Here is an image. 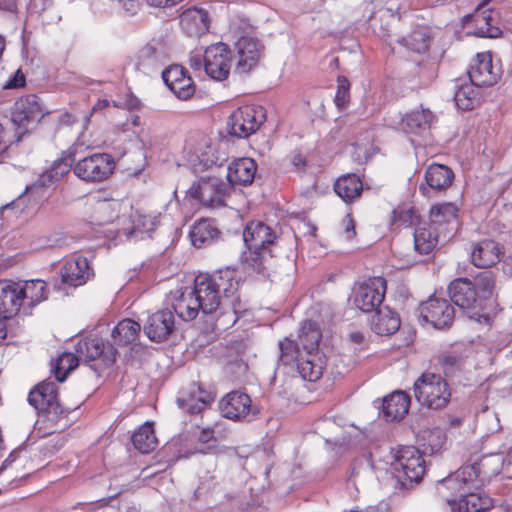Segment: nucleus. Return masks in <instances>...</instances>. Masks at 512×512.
I'll use <instances>...</instances> for the list:
<instances>
[{"label":"nucleus","mask_w":512,"mask_h":512,"mask_svg":"<svg viewBox=\"0 0 512 512\" xmlns=\"http://www.w3.org/2000/svg\"><path fill=\"white\" fill-rule=\"evenodd\" d=\"M109 105V102L108 100L106 99H103V100H99L93 107V111H96L98 109H103L105 107H107Z\"/></svg>","instance_id":"338daca9"},{"label":"nucleus","mask_w":512,"mask_h":512,"mask_svg":"<svg viewBox=\"0 0 512 512\" xmlns=\"http://www.w3.org/2000/svg\"><path fill=\"white\" fill-rule=\"evenodd\" d=\"M160 213L155 211H146L143 209H136L130 215V236H135L139 239H144L146 236L150 237L159 224Z\"/></svg>","instance_id":"7c9ffc66"},{"label":"nucleus","mask_w":512,"mask_h":512,"mask_svg":"<svg viewBox=\"0 0 512 512\" xmlns=\"http://www.w3.org/2000/svg\"><path fill=\"white\" fill-rule=\"evenodd\" d=\"M45 112L36 95H27L18 99L12 111V121L19 129L28 130L37 124Z\"/></svg>","instance_id":"6ab92c4d"},{"label":"nucleus","mask_w":512,"mask_h":512,"mask_svg":"<svg viewBox=\"0 0 512 512\" xmlns=\"http://www.w3.org/2000/svg\"><path fill=\"white\" fill-rule=\"evenodd\" d=\"M470 81L478 86H491L497 82L498 74L493 71L489 54H478L477 63L469 70Z\"/></svg>","instance_id":"f704fd0d"},{"label":"nucleus","mask_w":512,"mask_h":512,"mask_svg":"<svg viewBox=\"0 0 512 512\" xmlns=\"http://www.w3.org/2000/svg\"><path fill=\"white\" fill-rule=\"evenodd\" d=\"M212 400L213 397L208 391L193 382L178 392L176 403L183 411L195 415L203 412Z\"/></svg>","instance_id":"4be33fe9"},{"label":"nucleus","mask_w":512,"mask_h":512,"mask_svg":"<svg viewBox=\"0 0 512 512\" xmlns=\"http://www.w3.org/2000/svg\"><path fill=\"white\" fill-rule=\"evenodd\" d=\"M491 11L477 14L475 18L476 28L474 34L478 37L497 38L502 34L499 27L492 25Z\"/></svg>","instance_id":"c03bdc74"},{"label":"nucleus","mask_w":512,"mask_h":512,"mask_svg":"<svg viewBox=\"0 0 512 512\" xmlns=\"http://www.w3.org/2000/svg\"><path fill=\"white\" fill-rule=\"evenodd\" d=\"M439 364L445 376L452 378L461 372L463 368V358L459 354L449 352L440 357Z\"/></svg>","instance_id":"de8ad7c7"},{"label":"nucleus","mask_w":512,"mask_h":512,"mask_svg":"<svg viewBox=\"0 0 512 512\" xmlns=\"http://www.w3.org/2000/svg\"><path fill=\"white\" fill-rule=\"evenodd\" d=\"M444 244L439 233L435 232L431 226L424 224L416 228L414 232V247L419 254L430 253L438 244Z\"/></svg>","instance_id":"58836bf2"},{"label":"nucleus","mask_w":512,"mask_h":512,"mask_svg":"<svg viewBox=\"0 0 512 512\" xmlns=\"http://www.w3.org/2000/svg\"><path fill=\"white\" fill-rule=\"evenodd\" d=\"M93 142L86 138L85 133H82L73 145L67 150L69 158H73L69 161L66 157L55 160L49 169H47L38 180L30 187H26V193H34L37 189L45 186L52 185L58 182L64 177L72 167V161H75L77 154L82 153L85 149L93 146Z\"/></svg>","instance_id":"1a4fd4ad"},{"label":"nucleus","mask_w":512,"mask_h":512,"mask_svg":"<svg viewBox=\"0 0 512 512\" xmlns=\"http://www.w3.org/2000/svg\"><path fill=\"white\" fill-rule=\"evenodd\" d=\"M28 402L52 422L66 413L57 400V386L51 381H43L32 389L28 395Z\"/></svg>","instance_id":"9b49d317"},{"label":"nucleus","mask_w":512,"mask_h":512,"mask_svg":"<svg viewBox=\"0 0 512 512\" xmlns=\"http://www.w3.org/2000/svg\"><path fill=\"white\" fill-rule=\"evenodd\" d=\"M420 317L437 329L449 327L455 316L453 306L446 298L435 295L423 302L419 307Z\"/></svg>","instance_id":"f3484780"},{"label":"nucleus","mask_w":512,"mask_h":512,"mask_svg":"<svg viewBox=\"0 0 512 512\" xmlns=\"http://www.w3.org/2000/svg\"><path fill=\"white\" fill-rule=\"evenodd\" d=\"M257 164L251 158H240L232 162L227 171V179L232 185L247 186L255 178Z\"/></svg>","instance_id":"2f4dec72"},{"label":"nucleus","mask_w":512,"mask_h":512,"mask_svg":"<svg viewBox=\"0 0 512 512\" xmlns=\"http://www.w3.org/2000/svg\"><path fill=\"white\" fill-rule=\"evenodd\" d=\"M371 325L374 332L378 335H391L400 328V318L396 312L389 307L384 306L375 311Z\"/></svg>","instance_id":"e433bc0d"},{"label":"nucleus","mask_w":512,"mask_h":512,"mask_svg":"<svg viewBox=\"0 0 512 512\" xmlns=\"http://www.w3.org/2000/svg\"><path fill=\"white\" fill-rule=\"evenodd\" d=\"M232 55L222 42L208 46L204 51V71L214 80H225L230 72Z\"/></svg>","instance_id":"dca6fc26"},{"label":"nucleus","mask_w":512,"mask_h":512,"mask_svg":"<svg viewBox=\"0 0 512 512\" xmlns=\"http://www.w3.org/2000/svg\"><path fill=\"white\" fill-rule=\"evenodd\" d=\"M386 293V280L372 277L360 283L354 292V304L364 313L375 312L380 308Z\"/></svg>","instance_id":"ddd939ff"},{"label":"nucleus","mask_w":512,"mask_h":512,"mask_svg":"<svg viewBox=\"0 0 512 512\" xmlns=\"http://www.w3.org/2000/svg\"><path fill=\"white\" fill-rule=\"evenodd\" d=\"M415 399L423 407L442 409L451 398V390L446 380L439 374L425 372L413 385Z\"/></svg>","instance_id":"6e6552de"},{"label":"nucleus","mask_w":512,"mask_h":512,"mask_svg":"<svg viewBox=\"0 0 512 512\" xmlns=\"http://www.w3.org/2000/svg\"><path fill=\"white\" fill-rule=\"evenodd\" d=\"M278 234L261 221L249 222L243 231V240L249 249L243 257L244 265L261 274L270 270L278 248Z\"/></svg>","instance_id":"20e7f679"},{"label":"nucleus","mask_w":512,"mask_h":512,"mask_svg":"<svg viewBox=\"0 0 512 512\" xmlns=\"http://www.w3.org/2000/svg\"><path fill=\"white\" fill-rule=\"evenodd\" d=\"M21 283L11 280H0V342L6 338L5 321L18 314L22 300Z\"/></svg>","instance_id":"4468645a"},{"label":"nucleus","mask_w":512,"mask_h":512,"mask_svg":"<svg viewBox=\"0 0 512 512\" xmlns=\"http://www.w3.org/2000/svg\"><path fill=\"white\" fill-rule=\"evenodd\" d=\"M21 283L22 300L33 307L47 298L46 283L40 279L27 280Z\"/></svg>","instance_id":"79ce46f5"},{"label":"nucleus","mask_w":512,"mask_h":512,"mask_svg":"<svg viewBox=\"0 0 512 512\" xmlns=\"http://www.w3.org/2000/svg\"><path fill=\"white\" fill-rule=\"evenodd\" d=\"M198 278L216 310L222 307L232 310L234 314L241 311V301L237 295L240 276L235 269L226 267L211 275H199Z\"/></svg>","instance_id":"39448f33"},{"label":"nucleus","mask_w":512,"mask_h":512,"mask_svg":"<svg viewBox=\"0 0 512 512\" xmlns=\"http://www.w3.org/2000/svg\"><path fill=\"white\" fill-rule=\"evenodd\" d=\"M434 121V115L430 110H416L407 113L401 121V129L411 137H425L429 134L431 124Z\"/></svg>","instance_id":"bb28decb"},{"label":"nucleus","mask_w":512,"mask_h":512,"mask_svg":"<svg viewBox=\"0 0 512 512\" xmlns=\"http://www.w3.org/2000/svg\"><path fill=\"white\" fill-rule=\"evenodd\" d=\"M291 162L297 169H302L306 165L305 158L301 154L293 155Z\"/></svg>","instance_id":"052dcab7"},{"label":"nucleus","mask_w":512,"mask_h":512,"mask_svg":"<svg viewBox=\"0 0 512 512\" xmlns=\"http://www.w3.org/2000/svg\"><path fill=\"white\" fill-rule=\"evenodd\" d=\"M194 152L199 163L203 164L205 167L217 165L219 162L224 160V158H220L215 154V148L213 147L210 140L206 137L201 139V141L195 147Z\"/></svg>","instance_id":"37998d69"},{"label":"nucleus","mask_w":512,"mask_h":512,"mask_svg":"<svg viewBox=\"0 0 512 512\" xmlns=\"http://www.w3.org/2000/svg\"><path fill=\"white\" fill-rule=\"evenodd\" d=\"M428 225L439 233L443 242H447L458 229V207L451 202L433 205Z\"/></svg>","instance_id":"2eb2a0df"},{"label":"nucleus","mask_w":512,"mask_h":512,"mask_svg":"<svg viewBox=\"0 0 512 512\" xmlns=\"http://www.w3.org/2000/svg\"><path fill=\"white\" fill-rule=\"evenodd\" d=\"M189 66L194 71H202L204 70V53L201 52H192L189 56Z\"/></svg>","instance_id":"864d4df0"},{"label":"nucleus","mask_w":512,"mask_h":512,"mask_svg":"<svg viewBox=\"0 0 512 512\" xmlns=\"http://www.w3.org/2000/svg\"><path fill=\"white\" fill-rule=\"evenodd\" d=\"M237 62L235 72L242 75L248 74L259 63L264 53V47L254 37L243 36L236 43Z\"/></svg>","instance_id":"a211bd4d"},{"label":"nucleus","mask_w":512,"mask_h":512,"mask_svg":"<svg viewBox=\"0 0 512 512\" xmlns=\"http://www.w3.org/2000/svg\"><path fill=\"white\" fill-rule=\"evenodd\" d=\"M391 473L401 490H408L418 484L425 474V461L414 446L391 449Z\"/></svg>","instance_id":"423d86ee"},{"label":"nucleus","mask_w":512,"mask_h":512,"mask_svg":"<svg viewBox=\"0 0 512 512\" xmlns=\"http://www.w3.org/2000/svg\"><path fill=\"white\" fill-rule=\"evenodd\" d=\"M344 232L347 239H351L355 235L354 221L350 216H346L343 220Z\"/></svg>","instance_id":"6e6d98bb"},{"label":"nucleus","mask_w":512,"mask_h":512,"mask_svg":"<svg viewBox=\"0 0 512 512\" xmlns=\"http://www.w3.org/2000/svg\"><path fill=\"white\" fill-rule=\"evenodd\" d=\"M131 119H132V124L134 126H140L141 125V120H140L139 116H137V115L136 116H132Z\"/></svg>","instance_id":"774afa93"},{"label":"nucleus","mask_w":512,"mask_h":512,"mask_svg":"<svg viewBox=\"0 0 512 512\" xmlns=\"http://www.w3.org/2000/svg\"><path fill=\"white\" fill-rule=\"evenodd\" d=\"M409 407V395L404 391H395L383 400V416L387 421H400L408 413Z\"/></svg>","instance_id":"473e14b6"},{"label":"nucleus","mask_w":512,"mask_h":512,"mask_svg":"<svg viewBox=\"0 0 512 512\" xmlns=\"http://www.w3.org/2000/svg\"><path fill=\"white\" fill-rule=\"evenodd\" d=\"M187 194L201 204L213 207L223 201V186L216 177L201 178L190 186Z\"/></svg>","instance_id":"5701e85b"},{"label":"nucleus","mask_w":512,"mask_h":512,"mask_svg":"<svg viewBox=\"0 0 512 512\" xmlns=\"http://www.w3.org/2000/svg\"><path fill=\"white\" fill-rule=\"evenodd\" d=\"M174 314L168 309L153 313L144 326L149 339L161 342L166 340L174 330Z\"/></svg>","instance_id":"a878e982"},{"label":"nucleus","mask_w":512,"mask_h":512,"mask_svg":"<svg viewBox=\"0 0 512 512\" xmlns=\"http://www.w3.org/2000/svg\"><path fill=\"white\" fill-rule=\"evenodd\" d=\"M25 85V76L18 70L15 75L4 85L6 89L20 88Z\"/></svg>","instance_id":"5fc2aeb1"},{"label":"nucleus","mask_w":512,"mask_h":512,"mask_svg":"<svg viewBox=\"0 0 512 512\" xmlns=\"http://www.w3.org/2000/svg\"><path fill=\"white\" fill-rule=\"evenodd\" d=\"M504 271L507 274L512 275V255H510L505 261H504Z\"/></svg>","instance_id":"0e129e2a"},{"label":"nucleus","mask_w":512,"mask_h":512,"mask_svg":"<svg viewBox=\"0 0 512 512\" xmlns=\"http://www.w3.org/2000/svg\"><path fill=\"white\" fill-rule=\"evenodd\" d=\"M120 203L118 201H111V202H102L99 205V210L102 212H106L108 210L117 212L119 210Z\"/></svg>","instance_id":"13d9d810"},{"label":"nucleus","mask_w":512,"mask_h":512,"mask_svg":"<svg viewBox=\"0 0 512 512\" xmlns=\"http://www.w3.org/2000/svg\"><path fill=\"white\" fill-rule=\"evenodd\" d=\"M503 464L502 454L485 455L478 462L462 466L456 472L437 481L435 495L440 500L451 503L459 492L481 489L501 472Z\"/></svg>","instance_id":"f03ea898"},{"label":"nucleus","mask_w":512,"mask_h":512,"mask_svg":"<svg viewBox=\"0 0 512 512\" xmlns=\"http://www.w3.org/2000/svg\"><path fill=\"white\" fill-rule=\"evenodd\" d=\"M179 18L181 28L188 36H200L209 30L208 12L203 8L189 7Z\"/></svg>","instance_id":"c85d7f7f"},{"label":"nucleus","mask_w":512,"mask_h":512,"mask_svg":"<svg viewBox=\"0 0 512 512\" xmlns=\"http://www.w3.org/2000/svg\"><path fill=\"white\" fill-rule=\"evenodd\" d=\"M140 329V324L130 319V335L139 332Z\"/></svg>","instance_id":"69168bd1"},{"label":"nucleus","mask_w":512,"mask_h":512,"mask_svg":"<svg viewBox=\"0 0 512 512\" xmlns=\"http://www.w3.org/2000/svg\"><path fill=\"white\" fill-rule=\"evenodd\" d=\"M418 215L410 205H400L392 211V224L398 227H410L418 222Z\"/></svg>","instance_id":"49530a36"},{"label":"nucleus","mask_w":512,"mask_h":512,"mask_svg":"<svg viewBox=\"0 0 512 512\" xmlns=\"http://www.w3.org/2000/svg\"><path fill=\"white\" fill-rule=\"evenodd\" d=\"M452 512H486L493 507L492 498L479 490L459 492L451 503Z\"/></svg>","instance_id":"b1692460"},{"label":"nucleus","mask_w":512,"mask_h":512,"mask_svg":"<svg viewBox=\"0 0 512 512\" xmlns=\"http://www.w3.org/2000/svg\"><path fill=\"white\" fill-rule=\"evenodd\" d=\"M362 188V182L355 174L340 177L334 184V191L346 203L359 197Z\"/></svg>","instance_id":"a19ab883"},{"label":"nucleus","mask_w":512,"mask_h":512,"mask_svg":"<svg viewBox=\"0 0 512 512\" xmlns=\"http://www.w3.org/2000/svg\"><path fill=\"white\" fill-rule=\"evenodd\" d=\"M476 85L466 83L461 85L455 92L454 99L456 105L462 110H471L477 101L478 91Z\"/></svg>","instance_id":"a18cd8bd"},{"label":"nucleus","mask_w":512,"mask_h":512,"mask_svg":"<svg viewBox=\"0 0 512 512\" xmlns=\"http://www.w3.org/2000/svg\"><path fill=\"white\" fill-rule=\"evenodd\" d=\"M350 83L345 76L337 78V91L335 95V104L339 108H343L349 102Z\"/></svg>","instance_id":"603ef678"},{"label":"nucleus","mask_w":512,"mask_h":512,"mask_svg":"<svg viewBox=\"0 0 512 512\" xmlns=\"http://www.w3.org/2000/svg\"><path fill=\"white\" fill-rule=\"evenodd\" d=\"M115 163L107 153H95L76 162L74 174L87 183H99L109 178L113 173Z\"/></svg>","instance_id":"9d476101"},{"label":"nucleus","mask_w":512,"mask_h":512,"mask_svg":"<svg viewBox=\"0 0 512 512\" xmlns=\"http://www.w3.org/2000/svg\"><path fill=\"white\" fill-rule=\"evenodd\" d=\"M479 300L487 299L492 295L495 281L491 271H484L475 278L473 284Z\"/></svg>","instance_id":"8fccbe9b"},{"label":"nucleus","mask_w":512,"mask_h":512,"mask_svg":"<svg viewBox=\"0 0 512 512\" xmlns=\"http://www.w3.org/2000/svg\"><path fill=\"white\" fill-rule=\"evenodd\" d=\"M405 44L413 51L423 53L430 46V37L425 31H414L405 39Z\"/></svg>","instance_id":"3c124183"},{"label":"nucleus","mask_w":512,"mask_h":512,"mask_svg":"<svg viewBox=\"0 0 512 512\" xmlns=\"http://www.w3.org/2000/svg\"><path fill=\"white\" fill-rule=\"evenodd\" d=\"M219 408L223 417L231 420H250L251 416L257 414L250 397L240 391L228 393L220 401Z\"/></svg>","instance_id":"aec40b11"},{"label":"nucleus","mask_w":512,"mask_h":512,"mask_svg":"<svg viewBox=\"0 0 512 512\" xmlns=\"http://www.w3.org/2000/svg\"><path fill=\"white\" fill-rule=\"evenodd\" d=\"M171 306L183 321L194 320L200 311L206 315L216 311L198 276L193 288L177 290L172 294Z\"/></svg>","instance_id":"0eeeda50"},{"label":"nucleus","mask_w":512,"mask_h":512,"mask_svg":"<svg viewBox=\"0 0 512 512\" xmlns=\"http://www.w3.org/2000/svg\"><path fill=\"white\" fill-rule=\"evenodd\" d=\"M135 449L140 453L147 454L155 450L158 445L155 436L153 422L146 421L143 425L136 430L130 437Z\"/></svg>","instance_id":"ea45409f"},{"label":"nucleus","mask_w":512,"mask_h":512,"mask_svg":"<svg viewBox=\"0 0 512 512\" xmlns=\"http://www.w3.org/2000/svg\"><path fill=\"white\" fill-rule=\"evenodd\" d=\"M182 0H147L150 6L154 7H168L174 6Z\"/></svg>","instance_id":"4d7b16f0"},{"label":"nucleus","mask_w":512,"mask_h":512,"mask_svg":"<svg viewBox=\"0 0 512 512\" xmlns=\"http://www.w3.org/2000/svg\"><path fill=\"white\" fill-rule=\"evenodd\" d=\"M454 179L453 171L442 164H431L425 172V181L428 187L436 191L449 188Z\"/></svg>","instance_id":"4c0bfd02"},{"label":"nucleus","mask_w":512,"mask_h":512,"mask_svg":"<svg viewBox=\"0 0 512 512\" xmlns=\"http://www.w3.org/2000/svg\"><path fill=\"white\" fill-rule=\"evenodd\" d=\"M111 342L104 341L106 346H112L116 349V357L118 356V349L120 347H125L128 344V319H122L119 323L112 329L111 334Z\"/></svg>","instance_id":"09e8293b"},{"label":"nucleus","mask_w":512,"mask_h":512,"mask_svg":"<svg viewBox=\"0 0 512 512\" xmlns=\"http://www.w3.org/2000/svg\"><path fill=\"white\" fill-rule=\"evenodd\" d=\"M130 136V176L137 178L143 174L147 167V151L151 147L150 131L146 127H141L138 132H133Z\"/></svg>","instance_id":"412c9836"},{"label":"nucleus","mask_w":512,"mask_h":512,"mask_svg":"<svg viewBox=\"0 0 512 512\" xmlns=\"http://www.w3.org/2000/svg\"><path fill=\"white\" fill-rule=\"evenodd\" d=\"M212 440H214V432H213V430H211L209 428H206V429H203L200 432L199 441L201 443H209Z\"/></svg>","instance_id":"bf43d9fd"},{"label":"nucleus","mask_w":512,"mask_h":512,"mask_svg":"<svg viewBox=\"0 0 512 512\" xmlns=\"http://www.w3.org/2000/svg\"><path fill=\"white\" fill-rule=\"evenodd\" d=\"M451 301L462 309H470L480 302L473 283L467 278H458L448 287Z\"/></svg>","instance_id":"cd10ccee"},{"label":"nucleus","mask_w":512,"mask_h":512,"mask_svg":"<svg viewBox=\"0 0 512 512\" xmlns=\"http://www.w3.org/2000/svg\"><path fill=\"white\" fill-rule=\"evenodd\" d=\"M89 275L88 261L81 256L67 260L61 269L62 281L74 287L86 283Z\"/></svg>","instance_id":"72a5a7b5"},{"label":"nucleus","mask_w":512,"mask_h":512,"mask_svg":"<svg viewBox=\"0 0 512 512\" xmlns=\"http://www.w3.org/2000/svg\"><path fill=\"white\" fill-rule=\"evenodd\" d=\"M141 106V102L138 98L130 93V110L138 109Z\"/></svg>","instance_id":"e2e57ef3"},{"label":"nucleus","mask_w":512,"mask_h":512,"mask_svg":"<svg viewBox=\"0 0 512 512\" xmlns=\"http://www.w3.org/2000/svg\"><path fill=\"white\" fill-rule=\"evenodd\" d=\"M189 237L194 247L201 248L214 243L220 237V231L212 221L203 219L192 226Z\"/></svg>","instance_id":"c9c22d12"},{"label":"nucleus","mask_w":512,"mask_h":512,"mask_svg":"<svg viewBox=\"0 0 512 512\" xmlns=\"http://www.w3.org/2000/svg\"><path fill=\"white\" fill-rule=\"evenodd\" d=\"M162 79L165 85L179 99L187 100L195 92V86L185 69L180 65H171L162 72Z\"/></svg>","instance_id":"393cba45"},{"label":"nucleus","mask_w":512,"mask_h":512,"mask_svg":"<svg viewBox=\"0 0 512 512\" xmlns=\"http://www.w3.org/2000/svg\"><path fill=\"white\" fill-rule=\"evenodd\" d=\"M265 118L261 107L244 106L232 112L228 120L229 133L238 138H247L255 133Z\"/></svg>","instance_id":"f8f14e48"},{"label":"nucleus","mask_w":512,"mask_h":512,"mask_svg":"<svg viewBox=\"0 0 512 512\" xmlns=\"http://www.w3.org/2000/svg\"><path fill=\"white\" fill-rule=\"evenodd\" d=\"M75 352L76 354L64 352L58 356L53 366L57 381L63 382L79 363L88 366L96 376H100L116 362V349L106 346L103 338L97 335L81 338L75 345Z\"/></svg>","instance_id":"7ed1b4c3"},{"label":"nucleus","mask_w":512,"mask_h":512,"mask_svg":"<svg viewBox=\"0 0 512 512\" xmlns=\"http://www.w3.org/2000/svg\"><path fill=\"white\" fill-rule=\"evenodd\" d=\"M502 254V247L496 241L484 239L474 245L471 261L476 267L488 268L497 264Z\"/></svg>","instance_id":"c756f323"},{"label":"nucleus","mask_w":512,"mask_h":512,"mask_svg":"<svg viewBox=\"0 0 512 512\" xmlns=\"http://www.w3.org/2000/svg\"><path fill=\"white\" fill-rule=\"evenodd\" d=\"M0 8L7 11L16 9V0H0Z\"/></svg>","instance_id":"680f3d73"},{"label":"nucleus","mask_w":512,"mask_h":512,"mask_svg":"<svg viewBox=\"0 0 512 512\" xmlns=\"http://www.w3.org/2000/svg\"><path fill=\"white\" fill-rule=\"evenodd\" d=\"M321 333L316 323L304 321L297 340L286 337L279 342V360L285 365L296 364L303 380L315 382L323 374L326 360L319 351Z\"/></svg>","instance_id":"f257e3e1"}]
</instances>
